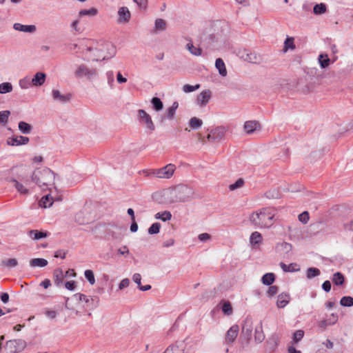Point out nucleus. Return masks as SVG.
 <instances>
[{
	"instance_id": "1",
	"label": "nucleus",
	"mask_w": 353,
	"mask_h": 353,
	"mask_svg": "<svg viewBox=\"0 0 353 353\" xmlns=\"http://www.w3.org/2000/svg\"><path fill=\"white\" fill-rule=\"evenodd\" d=\"M276 210L274 208H263L252 212L249 217L252 224L256 227L267 228L271 227L274 221Z\"/></svg>"
},
{
	"instance_id": "2",
	"label": "nucleus",
	"mask_w": 353,
	"mask_h": 353,
	"mask_svg": "<svg viewBox=\"0 0 353 353\" xmlns=\"http://www.w3.org/2000/svg\"><path fill=\"white\" fill-rule=\"evenodd\" d=\"M164 195L170 203L187 202L193 198V191L186 185H178L166 190Z\"/></svg>"
},
{
	"instance_id": "3",
	"label": "nucleus",
	"mask_w": 353,
	"mask_h": 353,
	"mask_svg": "<svg viewBox=\"0 0 353 353\" xmlns=\"http://www.w3.org/2000/svg\"><path fill=\"white\" fill-rule=\"evenodd\" d=\"M55 175L54 172L48 169L35 170L32 175V181L42 189H48L52 192L51 187L54 185Z\"/></svg>"
},
{
	"instance_id": "4",
	"label": "nucleus",
	"mask_w": 353,
	"mask_h": 353,
	"mask_svg": "<svg viewBox=\"0 0 353 353\" xmlns=\"http://www.w3.org/2000/svg\"><path fill=\"white\" fill-rule=\"evenodd\" d=\"M11 172L16 177L8 179V181L12 183L14 187L21 194L28 195L30 189L28 188V180H24L26 168L24 167H16L11 169Z\"/></svg>"
},
{
	"instance_id": "5",
	"label": "nucleus",
	"mask_w": 353,
	"mask_h": 353,
	"mask_svg": "<svg viewBox=\"0 0 353 353\" xmlns=\"http://www.w3.org/2000/svg\"><path fill=\"white\" fill-rule=\"evenodd\" d=\"M87 52H90V57L92 58L93 61H100L110 59L114 57L116 54V47L110 42H105L97 48L93 49L91 48H87Z\"/></svg>"
},
{
	"instance_id": "6",
	"label": "nucleus",
	"mask_w": 353,
	"mask_h": 353,
	"mask_svg": "<svg viewBox=\"0 0 353 353\" xmlns=\"http://www.w3.org/2000/svg\"><path fill=\"white\" fill-rule=\"evenodd\" d=\"M74 75L77 78L85 77L88 80H92L97 77V70L96 68H90L85 64H80L77 66Z\"/></svg>"
},
{
	"instance_id": "7",
	"label": "nucleus",
	"mask_w": 353,
	"mask_h": 353,
	"mask_svg": "<svg viewBox=\"0 0 353 353\" xmlns=\"http://www.w3.org/2000/svg\"><path fill=\"white\" fill-rule=\"evenodd\" d=\"M138 121L141 125L150 132L155 130V125L150 115L144 110H139L137 111Z\"/></svg>"
},
{
	"instance_id": "8",
	"label": "nucleus",
	"mask_w": 353,
	"mask_h": 353,
	"mask_svg": "<svg viewBox=\"0 0 353 353\" xmlns=\"http://www.w3.org/2000/svg\"><path fill=\"white\" fill-rule=\"evenodd\" d=\"M175 170L176 166L170 163L161 168L154 170L152 174L159 179H168L173 176Z\"/></svg>"
},
{
	"instance_id": "9",
	"label": "nucleus",
	"mask_w": 353,
	"mask_h": 353,
	"mask_svg": "<svg viewBox=\"0 0 353 353\" xmlns=\"http://www.w3.org/2000/svg\"><path fill=\"white\" fill-rule=\"evenodd\" d=\"M237 55L243 61L254 64L259 63L261 59L256 52H251L247 49L239 50Z\"/></svg>"
},
{
	"instance_id": "10",
	"label": "nucleus",
	"mask_w": 353,
	"mask_h": 353,
	"mask_svg": "<svg viewBox=\"0 0 353 353\" xmlns=\"http://www.w3.org/2000/svg\"><path fill=\"white\" fill-rule=\"evenodd\" d=\"M29 141L30 139L27 137L17 136L8 137L6 140V143L10 146H19L28 144Z\"/></svg>"
},
{
	"instance_id": "11",
	"label": "nucleus",
	"mask_w": 353,
	"mask_h": 353,
	"mask_svg": "<svg viewBox=\"0 0 353 353\" xmlns=\"http://www.w3.org/2000/svg\"><path fill=\"white\" fill-rule=\"evenodd\" d=\"M211 96V91L210 90H205L197 96L196 103L200 107H204L210 101Z\"/></svg>"
},
{
	"instance_id": "12",
	"label": "nucleus",
	"mask_w": 353,
	"mask_h": 353,
	"mask_svg": "<svg viewBox=\"0 0 353 353\" xmlns=\"http://www.w3.org/2000/svg\"><path fill=\"white\" fill-rule=\"evenodd\" d=\"M52 192H50L45 196H43L41 200L39 201V205L40 207L46 208L50 207L54 201L61 200L59 196H54L52 195Z\"/></svg>"
},
{
	"instance_id": "13",
	"label": "nucleus",
	"mask_w": 353,
	"mask_h": 353,
	"mask_svg": "<svg viewBox=\"0 0 353 353\" xmlns=\"http://www.w3.org/2000/svg\"><path fill=\"white\" fill-rule=\"evenodd\" d=\"M74 296L79 301L84 302L88 305V306L92 307L94 305V302L97 304L99 301L98 296H90L80 293L76 294Z\"/></svg>"
},
{
	"instance_id": "14",
	"label": "nucleus",
	"mask_w": 353,
	"mask_h": 353,
	"mask_svg": "<svg viewBox=\"0 0 353 353\" xmlns=\"http://www.w3.org/2000/svg\"><path fill=\"white\" fill-rule=\"evenodd\" d=\"M239 327L237 325H232L227 332L225 343H232L238 336Z\"/></svg>"
},
{
	"instance_id": "15",
	"label": "nucleus",
	"mask_w": 353,
	"mask_h": 353,
	"mask_svg": "<svg viewBox=\"0 0 353 353\" xmlns=\"http://www.w3.org/2000/svg\"><path fill=\"white\" fill-rule=\"evenodd\" d=\"M119 19L120 23H125L130 21V12L127 7H121L118 11Z\"/></svg>"
},
{
	"instance_id": "16",
	"label": "nucleus",
	"mask_w": 353,
	"mask_h": 353,
	"mask_svg": "<svg viewBox=\"0 0 353 353\" xmlns=\"http://www.w3.org/2000/svg\"><path fill=\"white\" fill-rule=\"evenodd\" d=\"M290 301V296L288 293L282 292L277 296L276 306L279 308L285 307Z\"/></svg>"
},
{
	"instance_id": "17",
	"label": "nucleus",
	"mask_w": 353,
	"mask_h": 353,
	"mask_svg": "<svg viewBox=\"0 0 353 353\" xmlns=\"http://www.w3.org/2000/svg\"><path fill=\"white\" fill-rule=\"evenodd\" d=\"M13 28L15 30L28 33H34L37 30L34 25H23L19 23H15L13 25Z\"/></svg>"
},
{
	"instance_id": "18",
	"label": "nucleus",
	"mask_w": 353,
	"mask_h": 353,
	"mask_svg": "<svg viewBox=\"0 0 353 353\" xmlns=\"http://www.w3.org/2000/svg\"><path fill=\"white\" fill-rule=\"evenodd\" d=\"M46 75L43 72H37L33 78L31 79L32 85L41 86L46 81Z\"/></svg>"
},
{
	"instance_id": "19",
	"label": "nucleus",
	"mask_w": 353,
	"mask_h": 353,
	"mask_svg": "<svg viewBox=\"0 0 353 353\" xmlns=\"http://www.w3.org/2000/svg\"><path fill=\"white\" fill-rule=\"evenodd\" d=\"M263 237L259 232H254L250 235V242L252 248H257L262 242Z\"/></svg>"
},
{
	"instance_id": "20",
	"label": "nucleus",
	"mask_w": 353,
	"mask_h": 353,
	"mask_svg": "<svg viewBox=\"0 0 353 353\" xmlns=\"http://www.w3.org/2000/svg\"><path fill=\"white\" fill-rule=\"evenodd\" d=\"M243 128L248 134H252L260 128V124L256 121H248L245 122Z\"/></svg>"
},
{
	"instance_id": "21",
	"label": "nucleus",
	"mask_w": 353,
	"mask_h": 353,
	"mask_svg": "<svg viewBox=\"0 0 353 353\" xmlns=\"http://www.w3.org/2000/svg\"><path fill=\"white\" fill-rule=\"evenodd\" d=\"M28 234L32 240H39L47 237L48 233L44 231L32 230L28 232Z\"/></svg>"
},
{
	"instance_id": "22",
	"label": "nucleus",
	"mask_w": 353,
	"mask_h": 353,
	"mask_svg": "<svg viewBox=\"0 0 353 353\" xmlns=\"http://www.w3.org/2000/svg\"><path fill=\"white\" fill-rule=\"evenodd\" d=\"M212 132L214 134V137H215L216 141H219L225 138L227 132V128L224 126H219L212 130Z\"/></svg>"
},
{
	"instance_id": "23",
	"label": "nucleus",
	"mask_w": 353,
	"mask_h": 353,
	"mask_svg": "<svg viewBox=\"0 0 353 353\" xmlns=\"http://www.w3.org/2000/svg\"><path fill=\"white\" fill-rule=\"evenodd\" d=\"M179 107V103L174 101L170 107L166 109L163 118L172 120L175 114L176 110Z\"/></svg>"
},
{
	"instance_id": "24",
	"label": "nucleus",
	"mask_w": 353,
	"mask_h": 353,
	"mask_svg": "<svg viewBox=\"0 0 353 353\" xmlns=\"http://www.w3.org/2000/svg\"><path fill=\"white\" fill-rule=\"evenodd\" d=\"M52 97L54 100L58 101L62 103L67 102L70 100V97L69 94L63 95L58 90H52Z\"/></svg>"
},
{
	"instance_id": "25",
	"label": "nucleus",
	"mask_w": 353,
	"mask_h": 353,
	"mask_svg": "<svg viewBox=\"0 0 353 353\" xmlns=\"http://www.w3.org/2000/svg\"><path fill=\"white\" fill-rule=\"evenodd\" d=\"M280 267L281 269L285 272H297L300 270L299 265L296 263H292L289 265H286L283 262L280 263Z\"/></svg>"
},
{
	"instance_id": "26",
	"label": "nucleus",
	"mask_w": 353,
	"mask_h": 353,
	"mask_svg": "<svg viewBox=\"0 0 353 353\" xmlns=\"http://www.w3.org/2000/svg\"><path fill=\"white\" fill-rule=\"evenodd\" d=\"M220 305L221 306V310L223 312L228 316L232 314L233 308L232 307L231 303L228 301L223 300L220 303Z\"/></svg>"
},
{
	"instance_id": "27",
	"label": "nucleus",
	"mask_w": 353,
	"mask_h": 353,
	"mask_svg": "<svg viewBox=\"0 0 353 353\" xmlns=\"http://www.w3.org/2000/svg\"><path fill=\"white\" fill-rule=\"evenodd\" d=\"M215 66L216 69L219 70V74L222 77H225L227 75V70L225 68V65L221 58L216 59L215 61Z\"/></svg>"
},
{
	"instance_id": "28",
	"label": "nucleus",
	"mask_w": 353,
	"mask_h": 353,
	"mask_svg": "<svg viewBox=\"0 0 353 353\" xmlns=\"http://www.w3.org/2000/svg\"><path fill=\"white\" fill-rule=\"evenodd\" d=\"M48 265V261L45 259L35 258L30 261V265L32 268H43Z\"/></svg>"
},
{
	"instance_id": "29",
	"label": "nucleus",
	"mask_w": 353,
	"mask_h": 353,
	"mask_svg": "<svg viewBox=\"0 0 353 353\" xmlns=\"http://www.w3.org/2000/svg\"><path fill=\"white\" fill-rule=\"evenodd\" d=\"M275 280V275L273 273H266L261 278V282L263 285H270Z\"/></svg>"
},
{
	"instance_id": "30",
	"label": "nucleus",
	"mask_w": 353,
	"mask_h": 353,
	"mask_svg": "<svg viewBox=\"0 0 353 353\" xmlns=\"http://www.w3.org/2000/svg\"><path fill=\"white\" fill-rule=\"evenodd\" d=\"M154 217L156 219H160L163 221H167L171 219L172 218V214L170 211H163L157 212Z\"/></svg>"
},
{
	"instance_id": "31",
	"label": "nucleus",
	"mask_w": 353,
	"mask_h": 353,
	"mask_svg": "<svg viewBox=\"0 0 353 353\" xmlns=\"http://www.w3.org/2000/svg\"><path fill=\"white\" fill-rule=\"evenodd\" d=\"M32 125L25 121H20L19 123V130L23 134H30L32 130Z\"/></svg>"
},
{
	"instance_id": "32",
	"label": "nucleus",
	"mask_w": 353,
	"mask_h": 353,
	"mask_svg": "<svg viewBox=\"0 0 353 353\" xmlns=\"http://www.w3.org/2000/svg\"><path fill=\"white\" fill-rule=\"evenodd\" d=\"M98 14V10L95 8H91L88 10H81L79 12V16L82 17L83 16L94 17Z\"/></svg>"
},
{
	"instance_id": "33",
	"label": "nucleus",
	"mask_w": 353,
	"mask_h": 353,
	"mask_svg": "<svg viewBox=\"0 0 353 353\" xmlns=\"http://www.w3.org/2000/svg\"><path fill=\"white\" fill-rule=\"evenodd\" d=\"M186 49L194 56H200L202 53V50L200 48L194 46L192 43H188L186 45Z\"/></svg>"
},
{
	"instance_id": "34",
	"label": "nucleus",
	"mask_w": 353,
	"mask_h": 353,
	"mask_svg": "<svg viewBox=\"0 0 353 353\" xmlns=\"http://www.w3.org/2000/svg\"><path fill=\"white\" fill-rule=\"evenodd\" d=\"M332 282L336 285H341L344 283L345 278L341 272H336L333 274Z\"/></svg>"
},
{
	"instance_id": "35",
	"label": "nucleus",
	"mask_w": 353,
	"mask_h": 353,
	"mask_svg": "<svg viewBox=\"0 0 353 353\" xmlns=\"http://www.w3.org/2000/svg\"><path fill=\"white\" fill-rule=\"evenodd\" d=\"M294 39L293 37H288L284 41L283 51L287 52L289 50H294L295 48Z\"/></svg>"
},
{
	"instance_id": "36",
	"label": "nucleus",
	"mask_w": 353,
	"mask_h": 353,
	"mask_svg": "<svg viewBox=\"0 0 353 353\" xmlns=\"http://www.w3.org/2000/svg\"><path fill=\"white\" fill-rule=\"evenodd\" d=\"M166 29V22L162 19H157L154 23V30L156 32L163 31Z\"/></svg>"
},
{
	"instance_id": "37",
	"label": "nucleus",
	"mask_w": 353,
	"mask_h": 353,
	"mask_svg": "<svg viewBox=\"0 0 353 353\" xmlns=\"http://www.w3.org/2000/svg\"><path fill=\"white\" fill-rule=\"evenodd\" d=\"M327 10L326 5L323 3L316 4L313 8V12L315 14H324Z\"/></svg>"
},
{
	"instance_id": "38",
	"label": "nucleus",
	"mask_w": 353,
	"mask_h": 353,
	"mask_svg": "<svg viewBox=\"0 0 353 353\" xmlns=\"http://www.w3.org/2000/svg\"><path fill=\"white\" fill-rule=\"evenodd\" d=\"M319 62L322 68H326L330 65V59L327 54H320L319 57Z\"/></svg>"
},
{
	"instance_id": "39",
	"label": "nucleus",
	"mask_w": 353,
	"mask_h": 353,
	"mask_svg": "<svg viewBox=\"0 0 353 353\" xmlns=\"http://www.w3.org/2000/svg\"><path fill=\"white\" fill-rule=\"evenodd\" d=\"M321 272L316 268H310L306 271V277L308 279H311L315 276L320 275Z\"/></svg>"
},
{
	"instance_id": "40",
	"label": "nucleus",
	"mask_w": 353,
	"mask_h": 353,
	"mask_svg": "<svg viewBox=\"0 0 353 353\" xmlns=\"http://www.w3.org/2000/svg\"><path fill=\"white\" fill-rule=\"evenodd\" d=\"M151 103L153 105V108L157 112L161 111L163 108L162 101L158 97H153L151 100Z\"/></svg>"
},
{
	"instance_id": "41",
	"label": "nucleus",
	"mask_w": 353,
	"mask_h": 353,
	"mask_svg": "<svg viewBox=\"0 0 353 353\" xmlns=\"http://www.w3.org/2000/svg\"><path fill=\"white\" fill-rule=\"evenodd\" d=\"M164 353H183V348L177 345H172L169 346Z\"/></svg>"
},
{
	"instance_id": "42",
	"label": "nucleus",
	"mask_w": 353,
	"mask_h": 353,
	"mask_svg": "<svg viewBox=\"0 0 353 353\" xmlns=\"http://www.w3.org/2000/svg\"><path fill=\"white\" fill-rule=\"evenodd\" d=\"M10 115V112L9 110L0 112V125H5L8 123Z\"/></svg>"
},
{
	"instance_id": "43",
	"label": "nucleus",
	"mask_w": 353,
	"mask_h": 353,
	"mask_svg": "<svg viewBox=\"0 0 353 353\" xmlns=\"http://www.w3.org/2000/svg\"><path fill=\"white\" fill-rule=\"evenodd\" d=\"M190 126L193 129H197L201 127L203 124L202 120L196 117H192L189 121Z\"/></svg>"
},
{
	"instance_id": "44",
	"label": "nucleus",
	"mask_w": 353,
	"mask_h": 353,
	"mask_svg": "<svg viewBox=\"0 0 353 353\" xmlns=\"http://www.w3.org/2000/svg\"><path fill=\"white\" fill-rule=\"evenodd\" d=\"M84 276L91 285L95 283V277L92 270H86L84 272Z\"/></svg>"
},
{
	"instance_id": "45",
	"label": "nucleus",
	"mask_w": 353,
	"mask_h": 353,
	"mask_svg": "<svg viewBox=\"0 0 353 353\" xmlns=\"http://www.w3.org/2000/svg\"><path fill=\"white\" fill-rule=\"evenodd\" d=\"M12 90V85L10 83L6 82L0 84V93L6 94Z\"/></svg>"
},
{
	"instance_id": "46",
	"label": "nucleus",
	"mask_w": 353,
	"mask_h": 353,
	"mask_svg": "<svg viewBox=\"0 0 353 353\" xmlns=\"http://www.w3.org/2000/svg\"><path fill=\"white\" fill-rule=\"evenodd\" d=\"M54 282L59 285L62 283L63 279V271L60 269L55 270L54 272Z\"/></svg>"
},
{
	"instance_id": "47",
	"label": "nucleus",
	"mask_w": 353,
	"mask_h": 353,
	"mask_svg": "<svg viewBox=\"0 0 353 353\" xmlns=\"http://www.w3.org/2000/svg\"><path fill=\"white\" fill-rule=\"evenodd\" d=\"M340 303L344 307H351L353 305V298L352 296H343L341 298Z\"/></svg>"
},
{
	"instance_id": "48",
	"label": "nucleus",
	"mask_w": 353,
	"mask_h": 353,
	"mask_svg": "<svg viewBox=\"0 0 353 353\" xmlns=\"http://www.w3.org/2000/svg\"><path fill=\"white\" fill-rule=\"evenodd\" d=\"M265 339V336L263 333L262 328H256L254 333V339L258 343H261Z\"/></svg>"
},
{
	"instance_id": "49",
	"label": "nucleus",
	"mask_w": 353,
	"mask_h": 353,
	"mask_svg": "<svg viewBox=\"0 0 353 353\" xmlns=\"http://www.w3.org/2000/svg\"><path fill=\"white\" fill-rule=\"evenodd\" d=\"M199 88H200V84H196L194 85L185 84L183 86L182 90L185 93H189V92H192L197 90Z\"/></svg>"
},
{
	"instance_id": "50",
	"label": "nucleus",
	"mask_w": 353,
	"mask_h": 353,
	"mask_svg": "<svg viewBox=\"0 0 353 353\" xmlns=\"http://www.w3.org/2000/svg\"><path fill=\"white\" fill-rule=\"evenodd\" d=\"M32 85L31 80L26 77L19 81V85L22 89H27Z\"/></svg>"
},
{
	"instance_id": "51",
	"label": "nucleus",
	"mask_w": 353,
	"mask_h": 353,
	"mask_svg": "<svg viewBox=\"0 0 353 353\" xmlns=\"http://www.w3.org/2000/svg\"><path fill=\"white\" fill-rule=\"evenodd\" d=\"M304 336V332L302 330H296L293 334V343H297Z\"/></svg>"
},
{
	"instance_id": "52",
	"label": "nucleus",
	"mask_w": 353,
	"mask_h": 353,
	"mask_svg": "<svg viewBox=\"0 0 353 353\" xmlns=\"http://www.w3.org/2000/svg\"><path fill=\"white\" fill-rule=\"evenodd\" d=\"M161 224L159 223H154L148 228V233L150 234H155L159 232Z\"/></svg>"
},
{
	"instance_id": "53",
	"label": "nucleus",
	"mask_w": 353,
	"mask_h": 353,
	"mask_svg": "<svg viewBox=\"0 0 353 353\" xmlns=\"http://www.w3.org/2000/svg\"><path fill=\"white\" fill-rule=\"evenodd\" d=\"M244 184V181L242 179H239L235 183L229 185L230 191H234L236 189L241 188Z\"/></svg>"
},
{
	"instance_id": "54",
	"label": "nucleus",
	"mask_w": 353,
	"mask_h": 353,
	"mask_svg": "<svg viewBox=\"0 0 353 353\" xmlns=\"http://www.w3.org/2000/svg\"><path fill=\"white\" fill-rule=\"evenodd\" d=\"M2 265L8 268H14L18 265V261L16 259H9L6 261H2Z\"/></svg>"
},
{
	"instance_id": "55",
	"label": "nucleus",
	"mask_w": 353,
	"mask_h": 353,
	"mask_svg": "<svg viewBox=\"0 0 353 353\" xmlns=\"http://www.w3.org/2000/svg\"><path fill=\"white\" fill-rule=\"evenodd\" d=\"M310 216L307 212H303V213L300 214L299 215V221L302 222L303 223H307L309 221Z\"/></svg>"
},
{
	"instance_id": "56",
	"label": "nucleus",
	"mask_w": 353,
	"mask_h": 353,
	"mask_svg": "<svg viewBox=\"0 0 353 353\" xmlns=\"http://www.w3.org/2000/svg\"><path fill=\"white\" fill-rule=\"evenodd\" d=\"M279 288L276 285H271L269 287L267 294L268 296L272 297L277 294Z\"/></svg>"
},
{
	"instance_id": "57",
	"label": "nucleus",
	"mask_w": 353,
	"mask_h": 353,
	"mask_svg": "<svg viewBox=\"0 0 353 353\" xmlns=\"http://www.w3.org/2000/svg\"><path fill=\"white\" fill-rule=\"evenodd\" d=\"M266 196L270 199H277L279 197V193L276 190H273L268 192Z\"/></svg>"
},
{
	"instance_id": "58",
	"label": "nucleus",
	"mask_w": 353,
	"mask_h": 353,
	"mask_svg": "<svg viewBox=\"0 0 353 353\" xmlns=\"http://www.w3.org/2000/svg\"><path fill=\"white\" fill-rule=\"evenodd\" d=\"M44 313L46 316L50 319H54L57 315L56 311L51 310H46Z\"/></svg>"
},
{
	"instance_id": "59",
	"label": "nucleus",
	"mask_w": 353,
	"mask_h": 353,
	"mask_svg": "<svg viewBox=\"0 0 353 353\" xmlns=\"http://www.w3.org/2000/svg\"><path fill=\"white\" fill-rule=\"evenodd\" d=\"M130 285V280L128 279H123L121 280L120 283L119 284V290H123L125 288H128Z\"/></svg>"
},
{
	"instance_id": "60",
	"label": "nucleus",
	"mask_w": 353,
	"mask_h": 353,
	"mask_svg": "<svg viewBox=\"0 0 353 353\" xmlns=\"http://www.w3.org/2000/svg\"><path fill=\"white\" fill-rule=\"evenodd\" d=\"M141 9H145L148 5V0H134Z\"/></svg>"
},
{
	"instance_id": "61",
	"label": "nucleus",
	"mask_w": 353,
	"mask_h": 353,
	"mask_svg": "<svg viewBox=\"0 0 353 353\" xmlns=\"http://www.w3.org/2000/svg\"><path fill=\"white\" fill-rule=\"evenodd\" d=\"M210 238H211V236L208 233L200 234L198 236V239H199V241H203V242L208 241L209 239H210Z\"/></svg>"
},
{
	"instance_id": "62",
	"label": "nucleus",
	"mask_w": 353,
	"mask_h": 353,
	"mask_svg": "<svg viewBox=\"0 0 353 353\" xmlns=\"http://www.w3.org/2000/svg\"><path fill=\"white\" fill-rule=\"evenodd\" d=\"M132 280L138 285V288L141 285V276L139 273H136L132 276Z\"/></svg>"
},
{
	"instance_id": "63",
	"label": "nucleus",
	"mask_w": 353,
	"mask_h": 353,
	"mask_svg": "<svg viewBox=\"0 0 353 353\" xmlns=\"http://www.w3.org/2000/svg\"><path fill=\"white\" fill-rule=\"evenodd\" d=\"M65 286L69 290H74L76 287V282L74 281H68L65 283Z\"/></svg>"
},
{
	"instance_id": "64",
	"label": "nucleus",
	"mask_w": 353,
	"mask_h": 353,
	"mask_svg": "<svg viewBox=\"0 0 353 353\" xmlns=\"http://www.w3.org/2000/svg\"><path fill=\"white\" fill-rule=\"evenodd\" d=\"M338 321V316L336 314H332L328 319L327 321L329 322V325H333L336 323Z\"/></svg>"
}]
</instances>
